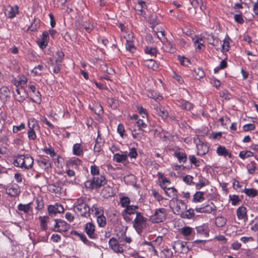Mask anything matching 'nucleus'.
I'll return each mask as SVG.
<instances>
[{
	"mask_svg": "<svg viewBox=\"0 0 258 258\" xmlns=\"http://www.w3.org/2000/svg\"><path fill=\"white\" fill-rule=\"evenodd\" d=\"M33 163V158L30 155L24 154L17 156L13 164L15 166L25 169H29L31 168Z\"/></svg>",
	"mask_w": 258,
	"mask_h": 258,
	"instance_id": "nucleus-1",
	"label": "nucleus"
},
{
	"mask_svg": "<svg viewBox=\"0 0 258 258\" xmlns=\"http://www.w3.org/2000/svg\"><path fill=\"white\" fill-rule=\"evenodd\" d=\"M147 221V218L144 217L142 213H136V218L133 221V226L138 234L142 233L143 229L146 227Z\"/></svg>",
	"mask_w": 258,
	"mask_h": 258,
	"instance_id": "nucleus-2",
	"label": "nucleus"
},
{
	"mask_svg": "<svg viewBox=\"0 0 258 258\" xmlns=\"http://www.w3.org/2000/svg\"><path fill=\"white\" fill-rule=\"evenodd\" d=\"M170 207L172 209L174 214L181 215L186 210L187 207L183 201L181 200L172 199L170 202Z\"/></svg>",
	"mask_w": 258,
	"mask_h": 258,
	"instance_id": "nucleus-3",
	"label": "nucleus"
},
{
	"mask_svg": "<svg viewBox=\"0 0 258 258\" xmlns=\"http://www.w3.org/2000/svg\"><path fill=\"white\" fill-rule=\"evenodd\" d=\"M89 184L88 187L91 189H97L104 185L107 183V180L103 175H99L93 177L90 181H88Z\"/></svg>",
	"mask_w": 258,
	"mask_h": 258,
	"instance_id": "nucleus-4",
	"label": "nucleus"
},
{
	"mask_svg": "<svg viewBox=\"0 0 258 258\" xmlns=\"http://www.w3.org/2000/svg\"><path fill=\"white\" fill-rule=\"evenodd\" d=\"M166 210L164 208L156 209L153 215L150 217V220L153 223L163 222L166 218Z\"/></svg>",
	"mask_w": 258,
	"mask_h": 258,
	"instance_id": "nucleus-5",
	"label": "nucleus"
},
{
	"mask_svg": "<svg viewBox=\"0 0 258 258\" xmlns=\"http://www.w3.org/2000/svg\"><path fill=\"white\" fill-rule=\"evenodd\" d=\"M119 239L112 237L109 240V247L115 253H122L123 252L122 245L119 244Z\"/></svg>",
	"mask_w": 258,
	"mask_h": 258,
	"instance_id": "nucleus-6",
	"label": "nucleus"
},
{
	"mask_svg": "<svg viewBox=\"0 0 258 258\" xmlns=\"http://www.w3.org/2000/svg\"><path fill=\"white\" fill-rule=\"evenodd\" d=\"M75 212L78 216L85 218H89L90 216L91 208L88 205H83V206L74 208Z\"/></svg>",
	"mask_w": 258,
	"mask_h": 258,
	"instance_id": "nucleus-7",
	"label": "nucleus"
},
{
	"mask_svg": "<svg viewBox=\"0 0 258 258\" xmlns=\"http://www.w3.org/2000/svg\"><path fill=\"white\" fill-rule=\"evenodd\" d=\"M54 231L59 232H66L70 229V225L61 219H55Z\"/></svg>",
	"mask_w": 258,
	"mask_h": 258,
	"instance_id": "nucleus-8",
	"label": "nucleus"
},
{
	"mask_svg": "<svg viewBox=\"0 0 258 258\" xmlns=\"http://www.w3.org/2000/svg\"><path fill=\"white\" fill-rule=\"evenodd\" d=\"M95 226L91 222L87 223L85 225L84 231L91 239H96L97 237V234L95 233Z\"/></svg>",
	"mask_w": 258,
	"mask_h": 258,
	"instance_id": "nucleus-9",
	"label": "nucleus"
},
{
	"mask_svg": "<svg viewBox=\"0 0 258 258\" xmlns=\"http://www.w3.org/2000/svg\"><path fill=\"white\" fill-rule=\"evenodd\" d=\"M6 193L12 197H16L20 193V187L16 183L8 184V189H7Z\"/></svg>",
	"mask_w": 258,
	"mask_h": 258,
	"instance_id": "nucleus-10",
	"label": "nucleus"
},
{
	"mask_svg": "<svg viewBox=\"0 0 258 258\" xmlns=\"http://www.w3.org/2000/svg\"><path fill=\"white\" fill-rule=\"evenodd\" d=\"M17 94L15 95L16 99L20 102H23L28 97V92L21 87L20 88H16Z\"/></svg>",
	"mask_w": 258,
	"mask_h": 258,
	"instance_id": "nucleus-11",
	"label": "nucleus"
},
{
	"mask_svg": "<svg viewBox=\"0 0 258 258\" xmlns=\"http://www.w3.org/2000/svg\"><path fill=\"white\" fill-rule=\"evenodd\" d=\"M197 234L201 237H208L209 236V229L208 225L204 224L196 227Z\"/></svg>",
	"mask_w": 258,
	"mask_h": 258,
	"instance_id": "nucleus-12",
	"label": "nucleus"
},
{
	"mask_svg": "<svg viewBox=\"0 0 258 258\" xmlns=\"http://www.w3.org/2000/svg\"><path fill=\"white\" fill-rule=\"evenodd\" d=\"M18 13L19 8L17 6L14 7L8 6L5 11L6 16L10 19L14 18Z\"/></svg>",
	"mask_w": 258,
	"mask_h": 258,
	"instance_id": "nucleus-13",
	"label": "nucleus"
},
{
	"mask_svg": "<svg viewBox=\"0 0 258 258\" xmlns=\"http://www.w3.org/2000/svg\"><path fill=\"white\" fill-rule=\"evenodd\" d=\"M158 175L160 182V186L164 190H165L167 188L169 187V185L170 184L171 181L170 179L163 176L161 173H158Z\"/></svg>",
	"mask_w": 258,
	"mask_h": 258,
	"instance_id": "nucleus-14",
	"label": "nucleus"
},
{
	"mask_svg": "<svg viewBox=\"0 0 258 258\" xmlns=\"http://www.w3.org/2000/svg\"><path fill=\"white\" fill-rule=\"evenodd\" d=\"M204 213L216 214L217 207L214 205L213 202H208V204L203 206Z\"/></svg>",
	"mask_w": 258,
	"mask_h": 258,
	"instance_id": "nucleus-15",
	"label": "nucleus"
},
{
	"mask_svg": "<svg viewBox=\"0 0 258 258\" xmlns=\"http://www.w3.org/2000/svg\"><path fill=\"white\" fill-rule=\"evenodd\" d=\"M71 234L72 235H75V236L78 237V238H79V239L81 241H82L85 244H86L88 245H91V244L92 243V242L89 241L87 239L86 235L84 233H79L77 231L73 230L72 231H71Z\"/></svg>",
	"mask_w": 258,
	"mask_h": 258,
	"instance_id": "nucleus-16",
	"label": "nucleus"
},
{
	"mask_svg": "<svg viewBox=\"0 0 258 258\" xmlns=\"http://www.w3.org/2000/svg\"><path fill=\"white\" fill-rule=\"evenodd\" d=\"M156 113L163 119H166L168 116L167 111L161 106H156L155 108Z\"/></svg>",
	"mask_w": 258,
	"mask_h": 258,
	"instance_id": "nucleus-17",
	"label": "nucleus"
},
{
	"mask_svg": "<svg viewBox=\"0 0 258 258\" xmlns=\"http://www.w3.org/2000/svg\"><path fill=\"white\" fill-rule=\"evenodd\" d=\"M236 215L239 219H247L246 208L243 206L239 207L237 209Z\"/></svg>",
	"mask_w": 258,
	"mask_h": 258,
	"instance_id": "nucleus-18",
	"label": "nucleus"
},
{
	"mask_svg": "<svg viewBox=\"0 0 258 258\" xmlns=\"http://www.w3.org/2000/svg\"><path fill=\"white\" fill-rule=\"evenodd\" d=\"M139 209L138 206L130 205L126 207L122 212V213H125L126 215H132L136 214V213H139L137 211V210Z\"/></svg>",
	"mask_w": 258,
	"mask_h": 258,
	"instance_id": "nucleus-19",
	"label": "nucleus"
},
{
	"mask_svg": "<svg viewBox=\"0 0 258 258\" xmlns=\"http://www.w3.org/2000/svg\"><path fill=\"white\" fill-rule=\"evenodd\" d=\"M217 153L219 156L226 157L227 156L231 158V153H230L224 146H219L217 149Z\"/></svg>",
	"mask_w": 258,
	"mask_h": 258,
	"instance_id": "nucleus-20",
	"label": "nucleus"
},
{
	"mask_svg": "<svg viewBox=\"0 0 258 258\" xmlns=\"http://www.w3.org/2000/svg\"><path fill=\"white\" fill-rule=\"evenodd\" d=\"M166 195L172 199H177V191L173 187H168L164 190Z\"/></svg>",
	"mask_w": 258,
	"mask_h": 258,
	"instance_id": "nucleus-21",
	"label": "nucleus"
},
{
	"mask_svg": "<svg viewBox=\"0 0 258 258\" xmlns=\"http://www.w3.org/2000/svg\"><path fill=\"white\" fill-rule=\"evenodd\" d=\"M29 125H30V123H29ZM39 126L37 123H34L32 125V127H31L29 126V130L28 131V137L29 140H34L36 138V135L35 132L34 131L35 128H38Z\"/></svg>",
	"mask_w": 258,
	"mask_h": 258,
	"instance_id": "nucleus-22",
	"label": "nucleus"
},
{
	"mask_svg": "<svg viewBox=\"0 0 258 258\" xmlns=\"http://www.w3.org/2000/svg\"><path fill=\"white\" fill-rule=\"evenodd\" d=\"M198 152L199 155H205L209 151V147L205 143H202L197 146Z\"/></svg>",
	"mask_w": 258,
	"mask_h": 258,
	"instance_id": "nucleus-23",
	"label": "nucleus"
},
{
	"mask_svg": "<svg viewBox=\"0 0 258 258\" xmlns=\"http://www.w3.org/2000/svg\"><path fill=\"white\" fill-rule=\"evenodd\" d=\"M136 9L140 12L139 15H143L144 13V10L147 9V6L146 3L142 0H139L138 4L136 5Z\"/></svg>",
	"mask_w": 258,
	"mask_h": 258,
	"instance_id": "nucleus-24",
	"label": "nucleus"
},
{
	"mask_svg": "<svg viewBox=\"0 0 258 258\" xmlns=\"http://www.w3.org/2000/svg\"><path fill=\"white\" fill-rule=\"evenodd\" d=\"M174 156L177 158L180 163H185L187 160V156L185 153L176 151Z\"/></svg>",
	"mask_w": 258,
	"mask_h": 258,
	"instance_id": "nucleus-25",
	"label": "nucleus"
},
{
	"mask_svg": "<svg viewBox=\"0 0 258 258\" xmlns=\"http://www.w3.org/2000/svg\"><path fill=\"white\" fill-rule=\"evenodd\" d=\"M164 45V50L169 52L171 53H173L176 51V48L174 47V45L170 42H168L167 40L165 41L164 43H163Z\"/></svg>",
	"mask_w": 258,
	"mask_h": 258,
	"instance_id": "nucleus-26",
	"label": "nucleus"
},
{
	"mask_svg": "<svg viewBox=\"0 0 258 258\" xmlns=\"http://www.w3.org/2000/svg\"><path fill=\"white\" fill-rule=\"evenodd\" d=\"M181 233L185 236L193 235L195 234V232L193 228L185 226L181 229Z\"/></svg>",
	"mask_w": 258,
	"mask_h": 258,
	"instance_id": "nucleus-27",
	"label": "nucleus"
},
{
	"mask_svg": "<svg viewBox=\"0 0 258 258\" xmlns=\"http://www.w3.org/2000/svg\"><path fill=\"white\" fill-rule=\"evenodd\" d=\"M195 216L194 210L192 209H189L186 211H184L180 217L183 219H191Z\"/></svg>",
	"mask_w": 258,
	"mask_h": 258,
	"instance_id": "nucleus-28",
	"label": "nucleus"
},
{
	"mask_svg": "<svg viewBox=\"0 0 258 258\" xmlns=\"http://www.w3.org/2000/svg\"><path fill=\"white\" fill-rule=\"evenodd\" d=\"M39 165L45 169H48L51 167L50 161L46 158H43L38 161Z\"/></svg>",
	"mask_w": 258,
	"mask_h": 258,
	"instance_id": "nucleus-29",
	"label": "nucleus"
},
{
	"mask_svg": "<svg viewBox=\"0 0 258 258\" xmlns=\"http://www.w3.org/2000/svg\"><path fill=\"white\" fill-rule=\"evenodd\" d=\"M73 154L77 156H81L83 155V147L80 144H75L73 148Z\"/></svg>",
	"mask_w": 258,
	"mask_h": 258,
	"instance_id": "nucleus-30",
	"label": "nucleus"
},
{
	"mask_svg": "<svg viewBox=\"0 0 258 258\" xmlns=\"http://www.w3.org/2000/svg\"><path fill=\"white\" fill-rule=\"evenodd\" d=\"M146 65L147 67L154 71H157L159 69L158 63L153 59H150L146 61Z\"/></svg>",
	"mask_w": 258,
	"mask_h": 258,
	"instance_id": "nucleus-31",
	"label": "nucleus"
},
{
	"mask_svg": "<svg viewBox=\"0 0 258 258\" xmlns=\"http://www.w3.org/2000/svg\"><path fill=\"white\" fill-rule=\"evenodd\" d=\"M127 156L126 154L116 153L113 156V160L117 163H120L125 161L127 159Z\"/></svg>",
	"mask_w": 258,
	"mask_h": 258,
	"instance_id": "nucleus-32",
	"label": "nucleus"
},
{
	"mask_svg": "<svg viewBox=\"0 0 258 258\" xmlns=\"http://www.w3.org/2000/svg\"><path fill=\"white\" fill-rule=\"evenodd\" d=\"M89 199L87 198L81 197L77 199V201L74 204V208L76 207H81L83 205H86L88 204V201Z\"/></svg>",
	"mask_w": 258,
	"mask_h": 258,
	"instance_id": "nucleus-33",
	"label": "nucleus"
},
{
	"mask_svg": "<svg viewBox=\"0 0 258 258\" xmlns=\"http://www.w3.org/2000/svg\"><path fill=\"white\" fill-rule=\"evenodd\" d=\"M31 203H29L26 205L20 204L18 206V209L19 211H23L25 213H28L30 210H32L31 207Z\"/></svg>",
	"mask_w": 258,
	"mask_h": 258,
	"instance_id": "nucleus-34",
	"label": "nucleus"
},
{
	"mask_svg": "<svg viewBox=\"0 0 258 258\" xmlns=\"http://www.w3.org/2000/svg\"><path fill=\"white\" fill-rule=\"evenodd\" d=\"M204 193L202 191H197L193 196L192 201L194 202H201L204 200Z\"/></svg>",
	"mask_w": 258,
	"mask_h": 258,
	"instance_id": "nucleus-35",
	"label": "nucleus"
},
{
	"mask_svg": "<svg viewBox=\"0 0 258 258\" xmlns=\"http://www.w3.org/2000/svg\"><path fill=\"white\" fill-rule=\"evenodd\" d=\"M244 193L248 197L253 198L258 195V190L251 188H245L244 190Z\"/></svg>",
	"mask_w": 258,
	"mask_h": 258,
	"instance_id": "nucleus-36",
	"label": "nucleus"
},
{
	"mask_svg": "<svg viewBox=\"0 0 258 258\" xmlns=\"http://www.w3.org/2000/svg\"><path fill=\"white\" fill-rule=\"evenodd\" d=\"M161 254L162 258H171L173 256V252L171 249L165 248L161 251Z\"/></svg>",
	"mask_w": 258,
	"mask_h": 258,
	"instance_id": "nucleus-37",
	"label": "nucleus"
},
{
	"mask_svg": "<svg viewBox=\"0 0 258 258\" xmlns=\"http://www.w3.org/2000/svg\"><path fill=\"white\" fill-rule=\"evenodd\" d=\"M97 221L98 226L100 227H103L106 225V220L105 217L103 215V213L97 217Z\"/></svg>",
	"mask_w": 258,
	"mask_h": 258,
	"instance_id": "nucleus-38",
	"label": "nucleus"
},
{
	"mask_svg": "<svg viewBox=\"0 0 258 258\" xmlns=\"http://www.w3.org/2000/svg\"><path fill=\"white\" fill-rule=\"evenodd\" d=\"M185 243L181 241H177L175 242L174 245L173 246V248L177 251L182 252L183 250V248L185 247Z\"/></svg>",
	"mask_w": 258,
	"mask_h": 258,
	"instance_id": "nucleus-39",
	"label": "nucleus"
},
{
	"mask_svg": "<svg viewBox=\"0 0 258 258\" xmlns=\"http://www.w3.org/2000/svg\"><path fill=\"white\" fill-rule=\"evenodd\" d=\"M10 92L9 88L6 86H3L0 88L1 97L7 98L10 95Z\"/></svg>",
	"mask_w": 258,
	"mask_h": 258,
	"instance_id": "nucleus-40",
	"label": "nucleus"
},
{
	"mask_svg": "<svg viewBox=\"0 0 258 258\" xmlns=\"http://www.w3.org/2000/svg\"><path fill=\"white\" fill-rule=\"evenodd\" d=\"M64 53L62 51H57L54 55L55 58V62L57 63H60L64 58Z\"/></svg>",
	"mask_w": 258,
	"mask_h": 258,
	"instance_id": "nucleus-41",
	"label": "nucleus"
},
{
	"mask_svg": "<svg viewBox=\"0 0 258 258\" xmlns=\"http://www.w3.org/2000/svg\"><path fill=\"white\" fill-rule=\"evenodd\" d=\"M119 241L122 242L125 241L127 243H130L132 242V239L130 237H127L125 235V232H122L121 233V235L118 236Z\"/></svg>",
	"mask_w": 258,
	"mask_h": 258,
	"instance_id": "nucleus-42",
	"label": "nucleus"
},
{
	"mask_svg": "<svg viewBox=\"0 0 258 258\" xmlns=\"http://www.w3.org/2000/svg\"><path fill=\"white\" fill-rule=\"evenodd\" d=\"M229 198L230 201L231 202V204L233 206L237 205L238 203L241 201L239 196L236 195H229Z\"/></svg>",
	"mask_w": 258,
	"mask_h": 258,
	"instance_id": "nucleus-43",
	"label": "nucleus"
},
{
	"mask_svg": "<svg viewBox=\"0 0 258 258\" xmlns=\"http://www.w3.org/2000/svg\"><path fill=\"white\" fill-rule=\"evenodd\" d=\"M253 155V153L250 151H242L239 154V156L242 159L252 157Z\"/></svg>",
	"mask_w": 258,
	"mask_h": 258,
	"instance_id": "nucleus-44",
	"label": "nucleus"
},
{
	"mask_svg": "<svg viewBox=\"0 0 258 258\" xmlns=\"http://www.w3.org/2000/svg\"><path fill=\"white\" fill-rule=\"evenodd\" d=\"M226 223V219L222 217H217L215 220V223L219 227H222L225 225Z\"/></svg>",
	"mask_w": 258,
	"mask_h": 258,
	"instance_id": "nucleus-45",
	"label": "nucleus"
},
{
	"mask_svg": "<svg viewBox=\"0 0 258 258\" xmlns=\"http://www.w3.org/2000/svg\"><path fill=\"white\" fill-rule=\"evenodd\" d=\"M130 202H131V201H130V198L127 197H123L121 198L120 199V203L121 206L122 207L126 208V207L130 206Z\"/></svg>",
	"mask_w": 258,
	"mask_h": 258,
	"instance_id": "nucleus-46",
	"label": "nucleus"
},
{
	"mask_svg": "<svg viewBox=\"0 0 258 258\" xmlns=\"http://www.w3.org/2000/svg\"><path fill=\"white\" fill-rule=\"evenodd\" d=\"M34 94L35 95L34 98L30 97V99L34 102H35L38 104H40L42 101L40 92L39 91H37Z\"/></svg>",
	"mask_w": 258,
	"mask_h": 258,
	"instance_id": "nucleus-47",
	"label": "nucleus"
},
{
	"mask_svg": "<svg viewBox=\"0 0 258 258\" xmlns=\"http://www.w3.org/2000/svg\"><path fill=\"white\" fill-rule=\"evenodd\" d=\"M101 140V139H100ZM103 145V142L101 141H99L97 139L96 141V143L94 145V150L95 152H99L102 150V147Z\"/></svg>",
	"mask_w": 258,
	"mask_h": 258,
	"instance_id": "nucleus-48",
	"label": "nucleus"
},
{
	"mask_svg": "<svg viewBox=\"0 0 258 258\" xmlns=\"http://www.w3.org/2000/svg\"><path fill=\"white\" fill-rule=\"evenodd\" d=\"M181 106L186 110H190L193 108V104L188 101L184 100L182 101Z\"/></svg>",
	"mask_w": 258,
	"mask_h": 258,
	"instance_id": "nucleus-49",
	"label": "nucleus"
},
{
	"mask_svg": "<svg viewBox=\"0 0 258 258\" xmlns=\"http://www.w3.org/2000/svg\"><path fill=\"white\" fill-rule=\"evenodd\" d=\"M247 168L248 173L253 174L256 169V163L254 161L251 162L250 164L247 166Z\"/></svg>",
	"mask_w": 258,
	"mask_h": 258,
	"instance_id": "nucleus-50",
	"label": "nucleus"
},
{
	"mask_svg": "<svg viewBox=\"0 0 258 258\" xmlns=\"http://www.w3.org/2000/svg\"><path fill=\"white\" fill-rule=\"evenodd\" d=\"M157 50L155 47L147 46L145 49V52L146 54L154 55L156 54Z\"/></svg>",
	"mask_w": 258,
	"mask_h": 258,
	"instance_id": "nucleus-51",
	"label": "nucleus"
},
{
	"mask_svg": "<svg viewBox=\"0 0 258 258\" xmlns=\"http://www.w3.org/2000/svg\"><path fill=\"white\" fill-rule=\"evenodd\" d=\"M40 226L42 230H46L47 229V220L48 219V217H40Z\"/></svg>",
	"mask_w": 258,
	"mask_h": 258,
	"instance_id": "nucleus-52",
	"label": "nucleus"
},
{
	"mask_svg": "<svg viewBox=\"0 0 258 258\" xmlns=\"http://www.w3.org/2000/svg\"><path fill=\"white\" fill-rule=\"evenodd\" d=\"M188 159L191 164H194L196 167L200 166V161L197 160L195 155H189Z\"/></svg>",
	"mask_w": 258,
	"mask_h": 258,
	"instance_id": "nucleus-53",
	"label": "nucleus"
},
{
	"mask_svg": "<svg viewBox=\"0 0 258 258\" xmlns=\"http://www.w3.org/2000/svg\"><path fill=\"white\" fill-rule=\"evenodd\" d=\"M238 14H236L234 16V20L236 22L242 24L244 23V20L242 18L241 12L240 11L237 12Z\"/></svg>",
	"mask_w": 258,
	"mask_h": 258,
	"instance_id": "nucleus-54",
	"label": "nucleus"
},
{
	"mask_svg": "<svg viewBox=\"0 0 258 258\" xmlns=\"http://www.w3.org/2000/svg\"><path fill=\"white\" fill-rule=\"evenodd\" d=\"M48 212L49 215L51 216H54L57 213L56 212V208L55 205H49L48 207Z\"/></svg>",
	"mask_w": 258,
	"mask_h": 258,
	"instance_id": "nucleus-55",
	"label": "nucleus"
},
{
	"mask_svg": "<svg viewBox=\"0 0 258 258\" xmlns=\"http://www.w3.org/2000/svg\"><path fill=\"white\" fill-rule=\"evenodd\" d=\"M91 211L93 213L94 212V214L98 216L103 213V210L101 209V208H98L97 206L94 205L92 208L91 209Z\"/></svg>",
	"mask_w": 258,
	"mask_h": 258,
	"instance_id": "nucleus-56",
	"label": "nucleus"
},
{
	"mask_svg": "<svg viewBox=\"0 0 258 258\" xmlns=\"http://www.w3.org/2000/svg\"><path fill=\"white\" fill-rule=\"evenodd\" d=\"M90 171H91V174L93 175V177L94 176L100 175L99 174V169L98 167H97L95 165H92L91 166Z\"/></svg>",
	"mask_w": 258,
	"mask_h": 258,
	"instance_id": "nucleus-57",
	"label": "nucleus"
},
{
	"mask_svg": "<svg viewBox=\"0 0 258 258\" xmlns=\"http://www.w3.org/2000/svg\"><path fill=\"white\" fill-rule=\"evenodd\" d=\"M39 20H36V19H34V22L31 24V25L28 27V29L30 30L31 31H35L37 30L38 28V23H39Z\"/></svg>",
	"mask_w": 258,
	"mask_h": 258,
	"instance_id": "nucleus-58",
	"label": "nucleus"
},
{
	"mask_svg": "<svg viewBox=\"0 0 258 258\" xmlns=\"http://www.w3.org/2000/svg\"><path fill=\"white\" fill-rule=\"evenodd\" d=\"M125 47L126 50L132 53L134 52L136 50V47L131 42L127 41L126 43L125 44Z\"/></svg>",
	"mask_w": 258,
	"mask_h": 258,
	"instance_id": "nucleus-59",
	"label": "nucleus"
},
{
	"mask_svg": "<svg viewBox=\"0 0 258 258\" xmlns=\"http://www.w3.org/2000/svg\"><path fill=\"white\" fill-rule=\"evenodd\" d=\"M178 58L180 63L183 66H187L190 63L189 59L185 57L179 56Z\"/></svg>",
	"mask_w": 258,
	"mask_h": 258,
	"instance_id": "nucleus-60",
	"label": "nucleus"
},
{
	"mask_svg": "<svg viewBox=\"0 0 258 258\" xmlns=\"http://www.w3.org/2000/svg\"><path fill=\"white\" fill-rule=\"evenodd\" d=\"M44 151L46 154L49 155L52 158L56 156V154L55 152L54 149L51 147L48 149H44Z\"/></svg>",
	"mask_w": 258,
	"mask_h": 258,
	"instance_id": "nucleus-61",
	"label": "nucleus"
},
{
	"mask_svg": "<svg viewBox=\"0 0 258 258\" xmlns=\"http://www.w3.org/2000/svg\"><path fill=\"white\" fill-rule=\"evenodd\" d=\"M255 126L254 124L252 123H248L245 124L243 127V131L244 132H248L249 131H253L255 129Z\"/></svg>",
	"mask_w": 258,
	"mask_h": 258,
	"instance_id": "nucleus-62",
	"label": "nucleus"
},
{
	"mask_svg": "<svg viewBox=\"0 0 258 258\" xmlns=\"http://www.w3.org/2000/svg\"><path fill=\"white\" fill-rule=\"evenodd\" d=\"M193 177L191 175H187L184 176L183 178V180L186 183L189 185H194V183L192 182Z\"/></svg>",
	"mask_w": 258,
	"mask_h": 258,
	"instance_id": "nucleus-63",
	"label": "nucleus"
},
{
	"mask_svg": "<svg viewBox=\"0 0 258 258\" xmlns=\"http://www.w3.org/2000/svg\"><path fill=\"white\" fill-rule=\"evenodd\" d=\"M128 156L131 158H136L138 156L137 149L135 148L130 149V152Z\"/></svg>",
	"mask_w": 258,
	"mask_h": 258,
	"instance_id": "nucleus-64",
	"label": "nucleus"
}]
</instances>
